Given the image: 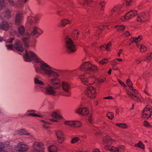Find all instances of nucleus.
Segmentation results:
<instances>
[{
  "instance_id": "obj_36",
  "label": "nucleus",
  "mask_w": 152,
  "mask_h": 152,
  "mask_svg": "<svg viewBox=\"0 0 152 152\" xmlns=\"http://www.w3.org/2000/svg\"><path fill=\"white\" fill-rule=\"evenodd\" d=\"M98 67L96 65L91 64V66L90 67V69H89V71L91 72H96L98 71Z\"/></svg>"
},
{
  "instance_id": "obj_53",
  "label": "nucleus",
  "mask_w": 152,
  "mask_h": 152,
  "mask_svg": "<svg viewBox=\"0 0 152 152\" xmlns=\"http://www.w3.org/2000/svg\"><path fill=\"white\" fill-rule=\"evenodd\" d=\"M130 35L129 32L128 31H126L125 32L123 36L124 37H128Z\"/></svg>"
},
{
  "instance_id": "obj_64",
  "label": "nucleus",
  "mask_w": 152,
  "mask_h": 152,
  "mask_svg": "<svg viewBox=\"0 0 152 152\" xmlns=\"http://www.w3.org/2000/svg\"><path fill=\"white\" fill-rule=\"evenodd\" d=\"M14 38H11L9 40H8L7 42V43L11 42L13 41V40H14Z\"/></svg>"
},
{
  "instance_id": "obj_19",
  "label": "nucleus",
  "mask_w": 152,
  "mask_h": 152,
  "mask_svg": "<svg viewBox=\"0 0 152 152\" xmlns=\"http://www.w3.org/2000/svg\"><path fill=\"white\" fill-rule=\"evenodd\" d=\"M40 19V16L38 15L34 17L31 16H29L27 18L26 25L28 26H30L34 24V21L35 22H37Z\"/></svg>"
},
{
  "instance_id": "obj_56",
  "label": "nucleus",
  "mask_w": 152,
  "mask_h": 152,
  "mask_svg": "<svg viewBox=\"0 0 152 152\" xmlns=\"http://www.w3.org/2000/svg\"><path fill=\"white\" fill-rule=\"evenodd\" d=\"M88 120L92 124L93 123V121L92 119V116L91 115L88 118Z\"/></svg>"
},
{
  "instance_id": "obj_27",
  "label": "nucleus",
  "mask_w": 152,
  "mask_h": 152,
  "mask_svg": "<svg viewBox=\"0 0 152 152\" xmlns=\"http://www.w3.org/2000/svg\"><path fill=\"white\" fill-rule=\"evenodd\" d=\"M17 133L20 135H26L28 136L29 138L32 137V135L31 133H28L25 129H21L18 131Z\"/></svg>"
},
{
  "instance_id": "obj_21",
  "label": "nucleus",
  "mask_w": 152,
  "mask_h": 152,
  "mask_svg": "<svg viewBox=\"0 0 152 152\" xmlns=\"http://www.w3.org/2000/svg\"><path fill=\"white\" fill-rule=\"evenodd\" d=\"M91 64L89 61L85 62L80 66L79 68L81 70L85 72L89 71Z\"/></svg>"
},
{
  "instance_id": "obj_5",
  "label": "nucleus",
  "mask_w": 152,
  "mask_h": 152,
  "mask_svg": "<svg viewBox=\"0 0 152 152\" xmlns=\"http://www.w3.org/2000/svg\"><path fill=\"white\" fill-rule=\"evenodd\" d=\"M77 2L81 5L87 11L94 10L96 4V3L94 2L93 0H77Z\"/></svg>"
},
{
  "instance_id": "obj_30",
  "label": "nucleus",
  "mask_w": 152,
  "mask_h": 152,
  "mask_svg": "<svg viewBox=\"0 0 152 152\" xmlns=\"http://www.w3.org/2000/svg\"><path fill=\"white\" fill-rule=\"evenodd\" d=\"M40 121L43 124L42 125L43 128L45 130L49 131L50 128L48 124H50V123L48 121L45 120H41Z\"/></svg>"
},
{
  "instance_id": "obj_14",
  "label": "nucleus",
  "mask_w": 152,
  "mask_h": 152,
  "mask_svg": "<svg viewBox=\"0 0 152 152\" xmlns=\"http://www.w3.org/2000/svg\"><path fill=\"white\" fill-rule=\"evenodd\" d=\"M137 15V11L135 10H132L130 11L127 12L124 17L121 18V21H124L125 20H130Z\"/></svg>"
},
{
  "instance_id": "obj_17",
  "label": "nucleus",
  "mask_w": 152,
  "mask_h": 152,
  "mask_svg": "<svg viewBox=\"0 0 152 152\" xmlns=\"http://www.w3.org/2000/svg\"><path fill=\"white\" fill-rule=\"evenodd\" d=\"M150 18V14L148 12H142L138 15L137 20L139 22H144L148 20Z\"/></svg>"
},
{
  "instance_id": "obj_62",
  "label": "nucleus",
  "mask_w": 152,
  "mask_h": 152,
  "mask_svg": "<svg viewBox=\"0 0 152 152\" xmlns=\"http://www.w3.org/2000/svg\"><path fill=\"white\" fill-rule=\"evenodd\" d=\"M113 69L114 70H118V68L117 67H116L115 65V64H113Z\"/></svg>"
},
{
  "instance_id": "obj_55",
  "label": "nucleus",
  "mask_w": 152,
  "mask_h": 152,
  "mask_svg": "<svg viewBox=\"0 0 152 152\" xmlns=\"http://www.w3.org/2000/svg\"><path fill=\"white\" fill-rule=\"evenodd\" d=\"M105 80V78H100L98 80V81L99 83H102Z\"/></svg>"
},
{
  "instance_id": "obj_24",
  "label": "nucleus",
  "mask_w": 152,
  "mask_h": 152,
  "mask_svg": "<svg viewBox=\"0 0 152 152\" xmlns=\"http://www.w3.org/2000/svg\"><path fill=\"white\" fill-rule=\"evenodd\" d=\"M10 24L7 21H3L0 24V29L4 30L7 31L9 28Z\"/></svg>"
},
{
  "instance_id": "obj_54",
  "label": "nucleus",
  "mask_w": 152,
  "mask_h": 152,
  "mask_svg": "<svg viewBox=\"0 0 152 152\" xmlns=\"http://www.w3.org/2000/svg\"><path fill=\"white\" fill-rule=\"evenodd\" d=\"M135 60L136 63L137 64H139L142 61V60L141 59H136Z\"/></svg>"
},
{
  "instance_id": "obj_11",
  "label": "nucleus",
  "mask_w": 152,
  "mask_h": 152,
  "mask_svg": "<svg viewBox=\"0 0 152 152\" xmlns=\"http://www.w3.org/2000/svg\"><path fill=\"white\" fill-rule=\"evenodd\" d=\"M85 94L88 97L91 98H95L97 96L96 89L94 87L88 86L85 91Z\"/></svg>"
},
{
  "instance_id": "obj_39",
  "label": "nucleus",
  "mask_w": 152,
  "mask_h": 152,
  "mask_svg": "<svg viewBox=\"0 0 152 152\" xmlns=\"http://www.w3.org/2000/svg\"><path fill=\"white\" fill-rule=\"evenodd\" d=\"M4 17L6 18L9 19L11 17V12L10 11L8 10H6L4 13Z\"/></svg>"
},
{
  "instance_id": "obj_38",
  "label": "nucleus",
  "mask_w": 152,
  "mask_h": 152,
  "mask_svg": "<svg viewBox=\"0 0 152 152\" xmlns=\"http://www.w3.org/2000/svg\"><path fill=\"white\" fill-rule=\"evenodd\" d=\"M137 45L138 48H140V51L142 53H143L145 51L147 50V48L143 45H139L137 44Z\"/></svg>"
},
{
  "instance_id": "obj_10",
  "label": "nucleus",
  "mask_w": 152,
  "mask_h": 152,
  "mask_svg": "<svg viewBox=\"0 0 152 152\" xmlns=\"http://www.w3.org/2000/svg\"><path fill=\"white\" fill-rule=\"evenodd\" d=\"M13 148L9 142H0V152H15L12 151Z\"/></svg>"
},
{
  "instance_id": "obj_23",
  "label": "nucleus",
  "mask_w": 152,
  "mask_h": 152,
  "mask_svg": "<svg viewBox=\"0 0 152 152\" xmlns=\"http://www.w3.org/2000/svg\"><path fill=\"white\" fill-rule=\"evenodd\" d=\"M23 20V14L20 12L17 13L15 18V23L17 25H19L21 23Z\"/></svg>"
},
{
  "instance_id": "obj_12",
  "label": "nucleus",
  "mask_w": 152,
  "mask_h": 152,
  "mask_svg": "<svg viewBox=\"0 0 152 152\" xmlns=\"http://www.w3.org/2000/svg\"><path fill=\"white\" fill-rule=\"evenodd\" d=\"M33 152H45L44 144L42 142H34L33 146Z\"/></svg>"
},
{
  "instance_id": "obj_40",
  "label": "nucleus",
  "mask_w": 152,
  "mask_h": 152,
  "mask_svg": "<svg viewBox=\"0 0 152 152\" xmlns=\"http://www.w3.org/2000/svg\"><path fill=\"white\" fill-rule=\"evenodd\" d=\"M111 42H109L107 45H104L100 47L101 49L102 50L103 48H105L106 50L107 51L110 50V48L111 46Z\"/></svg>"
},
{
  "instance_id": "obj_50",
  "label": "nucleus",
  "mask_w": 152,
  "mask_h": 152,
  "mask_svg": "<svg viewBox=\"0 0 152 152\" xmlns=\"http://www.w3.org/2000/svg\"><path fill=\"white\" fill-rule=\"evenodd\" d=\"M126 1L127 6H130L133 3V0H126Z\"/></svg>"
},
{
  "instance_id": "obj_33",
  "label": "nucleus",
  "mask_w": 152,
  "mask_h": 152,
  "mask_svg": "<svg viewBox=\"0 0 152 152\" xmlns=\"http://www.w3.org/2000/svg\"><path fill=\"white\" fill-rule=\"evenodd\" d=\"M107 26L104 25H101L98 26L97 28L98 29L97 30L96 32L95 33V36H97L101 33V31L103 30L104 29V27Z\"/></svg>"
},
{
  "instance_id": "obj_28",
  "label": "nucleus",
  "mask_w": 152,
  "mask_h": 152,
  "mask_svg": "<svg viewBox=\"0 0 152 152\" xmlns=\"http://www.w3.org/2000/svg\"><path fill=\"white\" fill-rule=\"evenodd\" d=\"M51 116L53 118L56 119H50L51 121L53 122H57V121L56 120L61 119L62 118V117L58 115V114L55 112H53L52 114H51Z\"/></svg>"
},
{
  "instance_id": "obj_47",
  "label": "nucleus",
  "mask_w": 152,
  "mask_h": 152,
  "mask_svg": "<svg viewBox=\"0 0 152 152\" xmlns=\"http://www.w3.org/2000/svg\"><path fill=\"white\" fill-rule=\"evenodd\" d=\"M5 7V0H0V10Z\"/></svg>"
},
{
  "instance_id": "obj_52",
  "label": "nucleus",
  "mask_w": 152,
  "mask_h": 152,
  "mask_svg": "<svg viewBox=\"0 0 152 152\" xmlns=\"http://www.w3.org/2000/svg\"><path fill=\"white\" fill-rule=\"evenodd\" d=\"M74 33L75 34V38H77L78 36L79 32L77 30H75L74 31Z\"/></svg>"
},
{
  "instance_id": "obj_16",
  "label": "nucleus",
  "mask_w": 152,
  "mask_h": 152,
  "mask_svg": "<svg viewBox=\"0 0 152 152\" xmlns=\"http://www.w3.org/2000/svg\"><path fill=\"white\" fill-rule=\"evenodd\" d=\"M64 124L72 127L77 128L81 126L82 123L77 121H66L64 122Z\"/></svg>"
},
{
  "instance_id": "obj_45",
  "label": "nucleus",
  "mask_w": 152,
  "mask_h": 152,
  "mask_svg": "<svg viewBox=\"0 0 152 152\" xmlns=\"http://www.w3.org/2000/svg\"><path fill=\"white\" fill-rule=\"evenodd\" d=\"M80 138L77 137H75L73 138L71 140V142L72 143L74 144L78 142L79 141Z\"/></svg>"
},
{
  "instance_id": "obj_18",
  "label": "nucleus",
  "mask_w": 152,
  "mask_h": 152,
  "mask_svg": "<svg viewBox=\"0 0 152 152\" xmlns=\"http://www.w3.org/2000/svg\"><path fill=\"white\" fill-rule=\"evenodd\" d=\"M55 132L58 142L60 144L62 143L65 140V135L64 132L61 130L58 129Z\"/></svg>"
},
{
  "instance_id": "obj_7",
  "label": "nucleus",
  "mask_w": 152,
  "mask_h": 152,
  "mask_svg": "<svg viewBox=\"0 0 152 152\" xmlns=\"http://www.w3.org/2000/svg\"><path fill=\"white\" fill-rule=\"evenodd\" d=\"M65 48L66 51L69 53H72L76 50L75 45L72 39L66 36L65 38Z\"/></svg>"
},
{
  "instance_id": "obj_61",
  "label": "nucleus",
  "mask_w": 152,
  "mask_h": 152,
  "mask_svg": "<svg viewBox=\"0 0 152 152\" xmlns=\"http://www.w3.org/2000/svg\"><path fill=\"white\" fill-rule=\"evenodd\" d=\"M92 152H100V151L99 149L96 148L94 149Z\"/></svg>"
},
{
  "instance_id": "obj_37",
  "label": "nucleus",
  "mask_w": 152,
  "mask_h": 152,
  "mask_svg": "<svg viewBox=\"0 0 152 152\" xmlns=\"http://www.w3.org/2000/svg\"><path fill=\"white\" fill-rule=\"evenodd\" d=\"M18 31L20 35H23L25 31L24 27L23 26H21L18 27Z\"/></svg>"
},
{
  "instance_id": "obj_22",
  "label": "nucleus",
  "mask_w": 152,
  "mask_h": 152,
  "mask_svg": "<svg viewBox=\"0 0 152 152\" xmlns=\"http://www.w3.org/2000/svg\"><path fill=\"white\" fill-rule=\"evenodd\" d=\"M75 112L78 114L83 115H86L89 113V111L86 107H80L75 110Z\"/></svg>"
},
{
  "instance_id": "obj_46",
  "label": "nucleus",
  "mask_w": 152,
  "mask_h": 152,
  "mask_svg": "<svg viewBox=\"0 0 152 152\" xmlns=\"http://www.w3.org/2000/svg\"><path fill=\"white\" fill-rule=\"evenodd\" d=\"M151 59H152V53L148 55L144 60L145 61H147V60L149 61Z\"/></svg>"
},
{
  "instance_id": "obj_44",
  "label": "nucleus",
  "mask_w": 152,
  "mask_h": 152,
  "mask_svg": "<svg viewBox=\"0 0 152 152\" xmlns=\"http://www.w3.org/2000/svg\"><path fill=\"white\" fill-rule=\"evenodd\" d=\"M115 28L118 31H123L125 27L123 25H119L115 26Z\"/></svg>"
},
{
  "instance_id": "obj_32",
  "label": "nucleus",
  "mask_w": 152,
  "mask_h": 152,
  "mask_svg": "<svg viewBox=\"0 0 152 152\" xmlns=\"http://www.w3.org/2000/svg\"><path fill=\"white\" fill-rule=\"evenodd\" d=\"M127 94L132 99L136 101L140 100V99L131 91H128Z\"/></svg>"
},
{
  "instance_id": "obj_1",
  "label": "nucleus",
  "mask_w": 152,
  "mask_h": 152,
  "mask_svg": "<svg viewBox=\"0 0 152 152\" xmlns=\"http://www.w3.org/2000/svg\"><path fill=\"white\" fill-rule=\"evenodd\" d=\"M23 53L24 61L30 62L34 60L36 62L40 63L38 66L35 67V72L39 74L47 76L50 77H52L50 80V82L52 86L47 84L44 86L41 91L46 95L55 96L56 93L55 89L59 88L61 86V81L62 77L60 74L64 71L60 69H56L49 66L41 60L33 52L25 50Z\"/></svg>"
},
{
  "instance_id": "obj_48",
  "label": "nucleus",
  "mask_w": 152,
  "mask_h": 152,
  "mask_svg": "<svg viewBox=\"0 0 152 152\" xmlns=\"http://www.w3.org/2000/svg\"><path fill=\"white\" fill-rule=\"evenodd\" d=\"M108 60L107 59L103 58L101 60L99 63V64L103 65L108 62Z\"/></svg>"
},
{
  "instance_id": "obj_41",
  "label": "nucleus",
  "mask_w": 152,
  "mask_h": 152,
  "mask_svg": "<svg viewBox=\"0 0 152 152\" xmlns=\"http://www.w3.org/2000/svg\"><path fill=\"white\" fill-rule=\"evenodd\" d=\"M106 4V1L105 0H100L99 4L102 10H103V9L104 7Z\"/></svg>"
},
{
  "instance_id": "obj_25",
  "label": "nucleus",
  "mask_w": 152,
  "mask_h": 152,
  "mask_svg": "<svg viewBox=\"0 0 152 152\" xmlns=\"http://www.w3.org/2000/svg\"><path fill=\"white\" fill-rule=\"evenodd\" d=\"M14 48L17 50L22 52L24 51L23 46L21 42L18 41H16L14 45Z\"/></svg>"
},
{
  "instance_id": "obj_20",
  "label": "nucleus",
  "mask_w": 152,
  "mask_h": 152,
  "mask_svg": "<svg viewBox=\"0 0 152 152\" xmlns=\"http://www.w3.org/2000/svg\"><path fill=\"white\" fill-rule=\"evenodd\" d=\"M28 0H16L15 2L13 0H9L8 2L11 5L15 7H19L22 6L23 4Z\"/></svg>"
},
{
  "instance_id": "obj_2",
  "label": "nucleus",
  "mask_w": 152,
  "mask_h": 152,
  "mask_svg": "<svg viewBox=\"0 0 152 152\" xmlns=\"http://www.w3.org/2000/svg\"><path fill=\"white\" fill-rule=\"evenodd\" d=\"M115 142V140L111 138L109 136L106 135L103 138L102 144L104 145V148L105 149L108 150L111 152H121L124 150V145H120L117 148L112 145L111 144Z\"/></svg>"
},
{
  "instance_id": "obj_6",
  "label": "nucleus",
  "mask_w": 152,
  "mask_h": 152,
  "mask_svg": "<svg viewBox=\"0 0 152 152\" xmlns=\"http://www.w3.org/2000/svg\"><path fill=\"white\" fill-rule=\"evenodd\" d=\"M124 10V5L123 4L115 6L110 10L109 12L110 17L115 18L116 15L122 13Z\"/></svg>"
},
{
  "instance_id": "obj_58",
  "label": "nucleus",
  "mask_w": 152,
  "mask_h": 152,
  "mask_svg": "<svg viewBox=\"0 0 152 152\" xmlns=\"http://www.w3.org/2000/svg\"><path fill=\"white\" fill-rule=\"evenodd\" d=\"M143 124L144 126H149V124L148 122L146 121H144Z\"/></svg>"
},
{
  "instance_id": "obj_35",
  "label": "nucleus",
  "mask_w": 152,
  "mask_h": 152,
  "mask_svg": "<svg viewBox=\"0 0 152 152\" xmlns=\"http://www.w3.org/2000/svg\"><path fill=\"white\" fill-rule=\"evenodd\" d=\"M142 37L141 35H140L137 38L133 37L130 40L132 42H139L141 39Z\"/></svg>"
},
{
  "instance_id": "obj_57",
  "label": "nucleus",
  "mask_w": 152,
  "mask_h": 152,
  "mask_svg": "<svg viewBox=\"0 0 152 152\" xmlns=\"http://www.w3.org/2000/svg\"><path fill=\"white\" fill-rule=\"evenodd\" d=\"M75 71V70H69L67 72V73L69 74L72 75L73 74H74V72Z\"/></svg>"
},
{
  "instance_id": "obj_8",
  "label": "nucleus",
  "mask_w": 152,
  "mask_h": 152,
  "mask_svg": "<svg viewBox=\"0 0 152 152\" xmlns=\"http://www.w3.org/2000/svg\"><path fill=\"white\" fill-rule=\"evenodd\" d=\"M41 79V77L38 75H35L34 79L35 89L41 91L45 85V83Z\"/></svg>"
},
{
  "instance_id": "obj_4",
  "label": "nucleus",
  "mask_w": 152,
  "mask_h": 152,
  "mask_svg": "<svg viewBox=\"0 0 152 152\" xmlns=\"http://www.w3.org/2000/svg\"><path fill=\"white\" fill-rule=\"evenodd\" d=\"M79 77L81 82L86 85L94 83L96 80L95 76H91L88 72L79 75Z\"/></svg>"
},
{
  "instance_id": "obj_15",
  "label": "nucleus",
  "mask_w": 152,
  "mask_h": 152,
  "mask_svg": "<svg viewBox=\"0 0 152 152\" xmlns=\"http://www.w3.org/2000/svg\"><path fill=\"white\" fill-rule=\"evenodd\" d=\"M61 87L63 90L66 92L64 95L67 96H70L71 92L70 91V89L71 86L70 83L66 81H63L61 83Z\"/></svg>"
},
{
  "instance_id": "obj_59",
  "label": "nucleus",
  "mask_w": 152,
  "mask_h": 152,
  "mask_svg": "<svg viewBox=\"0 0 152 152\" xmlns=\"http://www.w3.org/2000/svg\"><path fill=\"white\" fill-rule=\"evenodd\" d=\"M123 50L121 49H120L119 50L118 52V56L119 57H120L121 54L122 53Z\"/></svg>"
},
{
  "instance_id": "obj_26",
  "label": "nucleus",
  "mask_w": 152,
  "mask_h": 152,
  "mask_svg": "<svg viewBox=\"0 0 152 152\" xmlns=\"http://www.w3.org/2000/svg\"><path fill=\"white\" fill-rule=\"evenodd\" d=\"M36 111L34 110H30L27 111L25 114V116H31L36 117H41V116L35 113Z\"/></svg>"
},
{
  "instance_id": "obj_42",
  "label": "nucleus",
  "mask_w": 152,
  "mask_h": 152,
  "mask_svg": "<svg viewBox=\"0 0 152 152\" xmlns=\"http://www.w3.org/2000/svg\"><path fill=\"white\" fill-rule=\"evenodd\" d=\"M134 146L136 147L141 148L143 149H144V145L141 141H140L138 143L135 144Z\"/></svg>"
},
{
  "instance_id": "obj_43",
  "label": "nucleus",
  "mask_w": 152,
  "mask_h": 152,
  "mask_svg": "<svg viewBox=\"0 0 152 152\" xmlns=\"http://www.w3.org/2000/svg\"><path fill=\"white\" fill-rule=\"evenodd\" d=\"M116 125L121 128L123 129H125L127 127V126L126 124L123 123H116Z\"/></svg>"
},
{
  "instance_id": "obj_31",
  "label": "nucleus",
  "mask_w": 152,
  "mask_h": 152,
  "mask_svg": "<svg viewBox=\"0 0 152 152\" xmlns=\"http://www.w3.org/2000/svg\"><path fill=\"white\" fill-rule=\"evenodd\" d=\"M72 20L66 19L62 20L61 22V27H64L67 24H70L72 23Z\"/></svg>"
},
{
  "instance_id": "obj_63",
  "label": "nucleus",
  "mask_w": 152,
  "mask_h": 152,
  "mask_svg": "<svg viewBox=\"0 0 152 152\" xmlns=\"http://www.w3.org/2000/svg\"><path fill=\"white\" fill-rule=\"evenodd\" d=\"M121 85L122 86H124L125 88H126V87L127 86L123 82H122V83H121Z\"/></svg>"
},
{
  "instance_id": "obj_34",
  "label": "nucleus",
  "mask_w": 152,
  "mask_h": 152,
  "mask_svg": "<svg viewBox=\"0 0 152 152\" xmlns=\"http://www.w3.org/2000/svg\"><path fill=\"white\" fill-rule=\"evenodd\" d=\"M48 152H58L57 147L55 145H51L48 148Z\"/></svg>"
},
{
  "instance_id": "obj_3",
  "label": "nucleus",
  "mask_w": 152,
  "mask_h": 152,
  "mask_svg": "<svg viewBox=\"0 0 152 152\" xmlns=\"http://www.w3.org/2000/svg\"><path fill=\"white\" fill-rule=\"evenodd\" d=\"M42 33V30L37 26L34 27L33 30L30 34L28 32H26L22 38V40L26 48H28L29 46L28 44L31 36L37 37L41 34Z\"/></svg>"
},
{
  "instance_id": "obj_29",
  "label": "nucleus",
  "mask_w": 152,
  "mask_h": 152,
  "mask_svg": "<svg viewBox=\"0 0 152 152\" xmlns=\"http://www.w3.org/2000/svg\"><path fill=\"white\" fill-rule=\"evenodd\" d=\"M126 83L127 86L130 88L131 90L132 91L134 94H137L138 93L136 89L133 88L132 83L129 79L127 80Z\"/></svg>"
},
{
  "instance_id": "obj_9",
  "label": "nucleus",
  "mask_w": 152,
  "mask_h": 152,
  "mask_svg": "<svg viewBox=\"0 0 152 152\" xmlns=\"http://www.w3.org/2000/svg\"><path fill=\"white\" fill-rule=\"evenodd\" d=\"M15 150L12 148L13 151L15 152H28L29 147L23 142H19L15 146Z\"/></svg>"
},
{
  "instance_id": "obj_60",
  "label": "nucleus",
  "mask_w": 152,
  "mask_h": 152,
  "mask_svg": "<svg viewBox=\"0 0 152 152\" xmlns=\"http://www.w3.org/2000/svg\"><path fill=\"white\" fill-rule=\"evenodd\" d=\"M113 99L112 96H108L107 97H104V99Z\"/></svg>"
},
{
  "instance_id": "obj_49",
  "label": "nucleus",
  "mask_w": 152,
  "mask_h": 152,
  "mask_svg": "<svg viewBox=\"0 0 152 152\" xmlns=\"http://www.w3.org/2000/svg\"><path fill=\"white\" fill-rule=\"evenodd\" d=\"M107 116L108 118L112 119L113 118V114L112 112H109L107 114Z\"/></svg>"
},
{
  "instance_id": "obj_51",
  "label": "nucleus",
  "mask_w": 152,
  "mask_h": 152,
  "mask_svg": "<svg viewBox=\"0 0 152 152\" xmlns=\"http://www.w3.org/2000/svg\"><path fill=\"white\" fill-rule=\"evenodd\" d=\"M6 46L8 49L12 50L13 49V45L10 44H6Z\"/></svg>"
},
{
  "instance_id": "obj_13",
  "label": "nucleus",
  "mask_w": 152,
  "mask_h": 152,
  "mask_svg": "<svg viewBox=\"0 0 152 152\" xmlns=\"http://www.w3.org/2000/svg\"><path fill=\"white\" fill-rule=\"evenodd\" d=\"M152 114V107L149 105H147L143 109L142 112L143 117L148 118L151 117Z\"/></svg>"
}]
</instances>
